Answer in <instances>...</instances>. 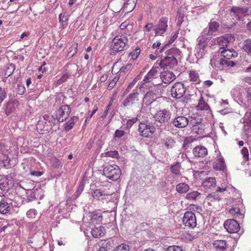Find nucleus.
Listing matches in <instances>:
<instances>
[{"label":"nucleus","mask_w":251,"mask_h":251,"mask_svg":"<svg viewBox=\"0 0 251 251\" xmlns=\"http://www.w3.org/2000/svg\"><path fill=\"white\" fill-rule=\"evenodd\" d=\"M243 49L245 51L251 54V39L245 41Z\"/></svg>","instance_id":"44"},{"label":"nucleus","mask_w":251,"mask_h":251,"mask_svg":"<svg viewBox=\"0 0 251 251\" xmlns=\"http://www.w3.org/2000/svg\"><path fill=\"white\" fill-rule=\"evenodd\" d=\"M198 44L196 48L198 53L197 57L201 58L204 54L205 49L207 46L208 39L204 36L199 37L197 39Z\"/></svg>","instance_id":"9"},{"label":"nucleus","mask_w":251,"mask_h":251,"mask_svg":"<svg viewBox=\"0 0 251 251\" xmlns=\"http://www.w3.org/2000/svg\"><path fill=\"white\" fill-rule=\"evenodd\" d=\"M156 99L155 93L152 91H149L145 94L144 100L147 102L152 103Z\"/></svg>","instance_id":"33"},{"label":"nucleus","mask_w":251,"mask_h":251,"mask_svg":"<svg viewBox=\"0 0 251 251\" xmlns=\"http://www.w3.org/2000/svg\"><path fill=\"white\" fill-rule=\"evenodd\" d=\"M103 173L109 179L116 181L121 176V171L120 168L115 164L107 165L104 167Z\"/></svg>","instance_id":"4"},{"label":"nucleus","mask_w":251,"mask_h":251,"mask_svg":"<svg viewBox=\"0 0 251 251\" xmlns=\"http://www.w3.org/2000/svg\"><path fill=\"white\" fill-rule=\"evenodd\" d=\"M209 106L204 101L203 97H201L198 104L197 106V109L198 110H207L209 109Z\"/></svg>","instance_id":"35"},{"label":"nucleus","mask_w":251,"mask_h":251,"mask_svg":"<svg viewBox=\"0 0 251 251\" xmlns=\"http://www.w3.org/2000/svg\"><path fill=\"white\" fill-rule=\"evenodd\" d=\"M139 93L136 91L130 93L123 101L125 107H127L139 101Z\"/></svg>","instance_id":"14"},{"label":"nucleus","mask_w":251,"mask_h":251,"mask_svg":"<svg viewBox=\"0 0 251 251\" xmlns=\"http://www.w3.org/2000/svg\"><path fill=\"white\" fill-rule=\"evenodd\" d=\"M166 251H182L181 247L177 246H171L169 247Z\"/></svg>","instance_id":"59"},{"label":"nucleus","mask_w":251,"mask_h":251,"mask_svg":"<svg viewBox=\"0 0 251 251\" xmlns=\"http://www.w3.org/2000/svg\"><path fill=\"white\" fill-rule=\"evenodd\" d=\"M234 36L229 34L214 39L213 43L214 44H217L219 46L220 50H224L227 47L228 44L234 42Z\"/></svg>","instance_id":"6"},{"label":"nucleus","mask_w":251,"mask_h":251,"mask_svg":"<svg viewBox=\"0 0 251 251\" xmlns=\"http://www.w3.org/2000/svg\"><path fill=\"white\" fill-rule=\"evenodd\" d=\"M189 119L184 116H178L172 121L173 125L177 128H181L186 127L189 124Z\"/></svg>","instance_id":"17"},{"label":"nucleus","mask_w":251,"mask_h":251,"mask_svg":"<svg viewBox=\"0 0 251 251\" xmlns=\"http://www.w3.org/2000/svg\"><path fill=\"white\" fill-rule=\"evenodd\" d=\"M207 149L201 146H197L193 150L194 155L197 157H203L207 154Z\"/></svg>","instance_id":"24"},{"label":"nucleus","mask_w":251,"mask_h":251,"mask_svg":"<svg viewBox=\"0 0 251 251\" xmlns=\"http://www.w3.org/2000/svg\"><path fill=\"white\" fill-rule=\"evenodd\" d=\"M55 119L53 116L44 114L38 122L37 128L41 130L48 131L52 129L55 124Z\"/></svg>","instance_id":"3"},{"label":"nucleus","mask_w":251,"mask_h":251,"mask_svg":"<svg viewBox=\"0 0 251 251\" xmlns=\"http://www.w3.org/2000/svg\"><path fill=\"white\" fill-rule=\"evenodd\" d=\"M77 118L74 116L66 123L64 128L66 131H68L73 127L75 125V120Z\"/></svg>","instance_id":"40"},{"label":"nucleus","mask_w":251,"mask_h":251,"mask_svg":"<svg viewBox=\"0 0 251 251\" xmlns=\"http://www.w3.org/2000/svg\"><path fill=\"white\" fill-rule=\"evenodd\" d=\"M19 101L17 100H11L8 101L4 108V112L7 116L14 113L19 105Z\"/></svg>","instance_id":"20"},{"label":"nucleus","mask_w":251,"mask_h":251,"mask_svg":"<svg viewBox=\"0 0 251 251\" xmlns=\"http://www.w3.org/2000/svg\"><path fill=\"white\" fill-rule=\"evenodd\" d=\"M84 189V185L83 184H80L79 186L78 187L77 190L75 191V192L74 194V197L75 199L77 198L81 194Z\"/></svg>","instance_id":"54"},{"label":"nucleus","mask_w":251,"mask_h":251,"mask_svg":"<svg viewBox=\"0 0 251 251\" xmlns=\"http://www.w3.org/2000/svg\"><path fill=\"white\" fill-rule=\"evenodd\" d=\"M37 214V212L34 209H30L26 213L27 217L30 219L35 218Z\"/></svg>","instance_id":"50"},{"label":"nucleus","mask_w":251,"mask_h":251,"mask_svg":"<svg viewBox=\"0 0 251 251\" xmlns=\"http://www.w3.org/2000/svg\"><path fill=\"white\" fill-rule=\"evenodd\" d=\"M241 154L243 155V158L246 161L249 160V154L248 149L246 147H244L241 150Z\"/></svg>","instance_id":"49"},{"label":"nucleus","mask_w":251,"mask_h":251,"mask_svg":"<svg viewBox=\"0 0 251 251\" xmlns=\"http://www.w3.org/2000/svg\"><path fill=\"white\" fill-rule=\"evenodd\" d=\"M189 186L185 183H179L176 186V190L179 193H185L188 191Z\"/></svg>","instance_id":"34"},{"label":"nucleus","mask_w":251,"mask_h":251,"mask_svg":"<svg viewBox=\"0 0 251 251\" xmlns=\"http://www.w3.org/2000/svg\"><path fill=\"white\" fill-rule=\"evenodd\" d=\"M129 247L127 244H121V245L117 246L112 251H129Z\"/></svg>","instance_id":"42"},{"label":"nucleus","mask_w":251,"mask_h":251,"mask_svg":"<svg viewBox=\"0 0 251 251\" xmlns=\"http://www.w3.org/2000/svg\"><path fill=\"white\" fill-rule=\"evenodd\" d=\"M91 221L94 224H99L102 220V216L100 210H95L91 213L89 216Z\"/></svg>","instance_id":"26"},{"label":"nucleus","mask_w":251,"mask_h":251,"mask_svg":"<svg viewBox=\"0 0 251 251\" xmlns=\"http://www.w3.org/2000/svg\"><path fill=\"white\" fill-rule=\"evenodd\" d=\"M25 91V86L22 84H18L17 88V93L19 95H23Z\"/></svg>","instance_id":"52"},{"label":"nucleus","mask_w":251,"mask_h":251,"mask_svg":"<svg viewBox=\"0 0 251 251\" xmlns=\"http://www.w3.org/2000/svg\"><path fill=\"white\" fill-rule=\"evenodd\" d=\"M207 198L208 200L210 201H212L213 200H216V201H219L220 199V196L218 194L217 192H213L211 194H209Z\"/></svg>","instance_id":"45"},{"label":"nucleus","mask_w":251,"mask_h":251,"mask_svg":"<svg viewBox=\"0 0 251 251\" xmlns=\"http://www.w3.org/2000/svg\"><path fill=\"white\" fill-rule=\"evenodd\" d=\"M77 44H74L69 49V53L71 56H73L77 52Z\"/></svg>","instance_id":"51"},{"label":"nucleus","mask_w":251,"mask_h":251,"mask_svg":"<svg viewBox=\"0 0 251 251\" xmlns=\"http://www.w3.org/2000/svg\"><path fill=\"white\" fill-rule=\"evenodd\" d=\"M91 233L93 237L95 238H100L104 235L105 229L104 227L102 226L94 227L91 229Z\"/></svg>","instance_id":"25"},{"label":"nucleus","mask_w":251,"mask_h":251,"mask_svg":"<svg viewBox=\"0 0 251 251\" xmlns=\"http://www.w3.org/2000/svg\"><path fill=\"white\" fill-rule=\"evenodd\" d=\"M213 246L219 251H224L226 249L227 243L225 240H217L214 242Z\"/></svg>","instance_id":"30"},{"label":"nucleus","mask_w":251,"mask_h":251,"mask_svg":"<svg viewBox=\"0 0 251 251\" xmlns=\"http://www.w3.org/2000/svg\"><path fill=\"white\" fill-rule=\"evenodd\" d=\"M172 113L170 110L164 109L157 111L154 116V118L155 121L163 124L169 122Z\"/></svg>","instance_id":"7"},{"label":"nucleus","mask_w":251,"mask_h":251,"mask_svg":"<svg viewBox=\"0 0 251 251\" xmlns=\"http://www.w3.org/2000/svg\"><path fill=\"white\" fill-rule=\"evenodd\" d=\"M161 43L159 41H157L153 44L151 47V50H154L155 49H159V48H161Z\"/></svg>","instance_id":"64"},{"label":"nucleus","mask_w":251,"mask_h":251,"mask_svg":"<svg viewBox=\"0 0 251 251\" xmlns=\"http://www.w3.org/2000/svg\"><path fill=\"white\" fill-rule=\"evenodd\" d=\"M199 195H200V193L198 191H193L188 193L185 198L189 201H193L195 200Z\"/></svg>","instance_id":"41"},{"label":"nucleus","mask_w":251,"mask_h":251,"mask_svg":"<svg viewBox=\"0 0 251 251\" xmlns=\"http://www.w3.org/2000/svg\"><path fill=\"white\" fill-rule=\"evenodd\" d=\"M180 164L178 162H176L171 166L170 171L173 174L178 175L180 174Z\"/></svg>","instance_id":"39"},{"label":"nucleus","mask_w":251,"mask_h":251,"mask_svg":"<svg viewBox=\"0 0 251 251\" xmlns=\"http://www.w3.org/2000/svg\"><path fill=\"white\" fill-rule=\"evenodd\" d=\"M165 48V46H164L163 47H161L159 48V49H155L152 50V53L155 54V55H157L159 57L162 56V53L164 51Z\"/></svg>","instance_id":"53"},{"label":"nucleus","mask_w":251,"mask_h":251,"mask_svg":"<svg viewBox=\"0 0 251 251\" xmlns=\"http://www.w3.org/2000/svg\"><path fill=\"white\" fill-rule=\"evenodd\" d=\"M14 69V66L13 65L11 64L5 71V75H7L8 76L10 75L13 73Z\"/></svg>","instance_id":"58"},{"label":"nucleus","mask_w":251,"mask_h":251,"mask_svg":"<svg viewBox=\"0 0 251 251\" xmlns=\"http://www.w3.org/2000/svg\"><path fill=\"white\" fill-rule=\"evenodd\" d=\"M219 24L216 21H211L208 24V28H205L203 31L204 35H212L218 30Z\"/></svg>","instance_id":"22"},{"label":"nucleus","mask_w":251,"mask_h":251,"mask_svg":"<svg viewBox=\"0 0 251 251\" xmlns=\"http://www.w3.org/2000/svg\"><path fill=\"white\" fill-rule=\"evenodd\" d=\"M138 120L137 117H133L130 119L124 118L122 119V123L126 129H129Z\"/></svg>","instance_id":"29"},{"label":"nucleus","mask_w":251,"mask_h":251,"mask_svg":"<svg viewBox=\"0 0 251 251\" xmlns=\"http://www.w3.org/2000/svg\"><path fill=\"white\" fill-rule=\"evenodd\" d=\"M11 209V200L3 198L0 201V213L6 214L9 213Z\"/></svg>","instance_id":"19"},{"label":"nucleus","mask_w":251,"mask_h":251,"mask_svg":"<svg viewBox=\"0 0 251 251\" xmlns=\"http://www.w3.org/2000/svg\"><path fill=\"white\" fill-rule=\"evenodd\" d=\"M159 76L162 82L166 84L170 83L176 78L173 72L168 71L163 72Z\"/></svg>","instance_id":"21"},{"label":"nucleus","mask_w":251,"mask_h":251,"mask_svg":"<svg viewBox=\"0 0 251 251\" xmlns=\"http://www.w3.org/2000/svg\"><path fill=\"white\" fill-rule=\"evenodd\" d=\"M111 193L106 190L96 189L92 193L94 199L101 201L103 202H107L111 200Z\"/></svg>","instance_id":"10"},{"label":"nucleus","mask_w":251,"mask_h":251,"mask_svg":"<svg viewBox=\"0 0 251 251\" xmlns=\"http://www.w3.org/2000/svg\"><path fill=\"white\" fill-rule=\"evenodd\" d=\"M159 70V69L158 66H153L144 77L143 80L144 84L151 82L153 81L154 79L158 78L159 76L158 73Z\"/></svg>","instance_id":"18"},{"label":"nucleus","mask_w":251,"mask_h":251,"mask_svg":"<svg viewBox=\"0 0 251 251\" xmlns=\"http://www.w3.org/2000/svg\"><path fill=\"white\" fill-rule=\"evenodd\" d=\"M186 90V87L182 83L176 82L172 87L171 90L172 96L176 99H180L183 96Z\"/></svg>","instance_id":"8"},{"label":"nucleus","mask_w":251,"mask_h":251,"mask_svg":"<svg viewBox=\"0 0 251 251\" xmlns=\"http://www.w3.org/2000/svg\"><path fill=\"white\" fill-rule=\"evenodd\" d=\"M178 34V31H175L173 32L171 35V39L169 41V44H172L175 41V40L177 38Z\"/></svg>","instance_id":"61"},{"label":"nucleus","mask_w":251,"mask_h":251,"mask_svg":"<svg viewBox=\"0 0 251 251\" xmlns=\"http://www.w3.org/2000/svg\"><path fill=\"white\" fill-rule=\"evenodd\" d=\"M119 78H117V77H115L111 81V82L109 83V85H108V88H110V89H112L113 88V87L115 86V85L116 84V82L118 81Z\"/></svg>","instance_id":"63"},{"label":"nucleus","mask_w":251,"mask_h":251,"mask_svg":"<svg viewBox=\"0 0 251 251\" xmlns=\"http://www.w3.org/2000/svg\"><path fill=\"white\" fill-rule=\"evenodd\" d=\"M190 80L195 84H199L200 82V75L196 71H191L189 72Z\"/></svg>","instance_id":"32"},{"label":"nucleus","mask_w":251,"mask_h":251,"mask_svg":"<svg viewBox=\"0 0 251 251\" xmlns=\"http://www.w3.org/2000/svg\"><path fill=\"white\" fill-rule=\"evenodd\" d=\"M203 128L204 126L203 124H199V125H198V127H197V128L195 130H193L199 134H202L203 131Z\"/></svg>","instance_id":"56"},{"label":"nucleus","mask_w":251,"mask_h":251,"mask_svg":"<svg viewBox=\"0 0 251 251\" xmlns=\"http://www.w3.org/2000/svg\"><path fill=\"white\" fill-rule=\"evenodd\" d=\"M161 141L163 147L167 150L172 149L176 143L173 137L170 136H166L162 138Z\"/></svg>","instance_id":"23"},{"label":"nucleus","mask_w":251,"mask_h":251,"mask_svg":"<svg viewBox=\"0 0 251 251\" xmlns=\"http://www.w3.org/2000/svg\"><path fill=\"white\" fill-rule=\"evenodd\" d=\"M140 135L144 137H151L155 132V128L147 121L141 122L138 126Z\"/></svg>","instance_id":"5"},{"label":"nucleus","mask_w":251,"mask_h":251,"mask_svg":"<svg viewBox=\"0 0 251 251\" xmlns=\"http://www.w3.org/2000/svg\"><path fill=\"white\" fill-rule=\"evenodd\" d=\"M69 77V75L67 74H64L58 80L57 83L58 85H60L64 82L66 81Z\"/></svg>","instance_id":"57"},{"label":"nucleus","mask_w":251,"mask_h":251,"mask_svg":"<svg viewBox=\"0 0 251 251\" xmlns=\"http://www.w3.org/2000/svg\"><path fill=\"white\" fill-rule=\"evenodd\" d=\"M224 59L229 60L232 57H235L237 56V53L234 50H226L224 49L221 51Z\"/></svg>","instance_id":"27"},{"label":"nucleus","mask_w":251,"mask_h":251,"mask_svg":"<svg viewBox=\"0 0 251 251\" xmlns=\"http://www.w3.org/2000/svg\"><path fill=\"white\" fill-rule=\"evenodd\" d=\"M229 213L233 216L238 217L239 219H242L244 215L240 212V210L238 207H234L230 209Z\"/></svg>","instance_id":"38"},{"label":"nucleus","mask_w":251,"mask_h":251,"mask_svg":"<svg viewBox=\"0 0 251 251\" xmlns=\"http://www.w3.org/2000/svg\"><path fill=\"white\" fill-rule=\"evenodd\" d=\"M125 132L123 130L117 129L114 134L115 137L120 138L125 135Z\"/></svg>","instance_id":"62"},{"label":"nucleus","mask_w":251,"mask_h":251,"mask_svg":"<svg viewBox=\"0 0 251 251\" xmlns=\"http://www.w3.org/2000/svg\"><path fill=\"white\" fill-rule=\"evenodd\" d=\"M183 14L180 12V11H178L177 13V25H180L182 24L183 22Z\"/></svg>","instance_id":"60"},{"label":"nucleus","mask_w":251,"mask_h":251,"mask_svg":"<svg viewBox=\"0 0 251 251\" xmlns=\"http://www.w3.org/2000/svg\"><path fill=\"white\" fill-rule=\"evenodd\" d=\"M213 168L216 170H224L225 168V163L223 158L217 159L213 164Z\"/></svg>","instance_id":"31"},{"label":"nucleus","mask_w":251,"mask_h":251,"mask_svg":"<svg viewBox=\"0 0 251 251\" xmlns=\"http://www.w3.org/2000/svg\"><path fill=\"white\" fill-rule=\"evenodd\" d=\"M132 65L131 64H127L125 66H123L120 69L121 73H126L131 69Z\"/></svg>","instance_id":"55"},{"label":"nucleus","mask_w":251,"mask_h":251,"mask_svg":"<svg viewBox=\"0 0 251 251\" xmlns=\"http://www.w3.org/2000/svg\"><path fill=\"white\" fill-rule=\"evenodd\" d=\"M231 12L233 13L232 16L236 17V19L240 20L244 16L245 11L242 8L233 7Z\"/></svg>","instance_id":"28"},{"label":"nucleus","mask_w":251,"mask_h":251,"mask_svg":"<svg viewBox=\"0 0 251 251\" xmlns=\"http://www.w3.org/2000/svg\"><path fill=\"white\" fill-rule=\"evenodd\" d=\"M219 63L222 65H226L227 66L233 67L235 65L236 63L229 60H226L225 59H221Z\"/></svg>","instance_id":"43"},{"label":"nucleus","mask_w":251,"mask_h":251,"mask_svg":"<svg viewBox=\"0 0 251 251\" xmlns=\"http://www.w3.org/2000/svg\"><path fill=\"white\" fill-rule=\"evenodd\" d=\"M224 227L229 233H236L239 231V225L236 220H227L224 223Z\"/></svg>","instance_id":"16"},{"label":"nucleus","mask_w":251,"mask_h":251,"mask_svg":"<svg viewBox=\"0 0 251 251\" xmlns=\"http://www.w3.org/2000/svg\"><path fill=\"white\" fill-rule=\"evenodd\" d=\"M201 119H198L197 120H191L189 121V124L190 126H192L193 130H195L198 127V125L199 124H201Z\"/></svg>","instance_id":"46"},{"label":"nucleus","mask_w":251,"mask_h":251,"mask_svg":"<svg viewBox=\"0 0 251 251\" xmlns=\"http://www.w3.org/2000/svg\"><path fill=\"white\" fill-rule=\"evenodd\" d=\"M182 221L184 225L189 227L194 228L197 225L196 217L191 211H187L184 213Z\"/></svg>","instance_id":"12"},{"label":"nucleus","mask_w":251,"mask_h":251,"mask_svg":"<svg viewBox=\"0 0 251 251\" xmlns=\"http://www.w3.org/2000/svg\"><path fill=\"white\" fill-rule=\"evenodd\" d=\"M140 49L139 48H136L131 52L130 53L129 56H131L133 60H135L140 53Z\"/></svg>","instance_id":"47"},{"label":"nucleus","mask_w":251,"mask_h":251,"mask_svg":"<svg viewBox=\"0 0 251 251\" xmlns=\"http://www.w3.org/2000/svg\"><path fill=\"white\" fill-rule=\"evenodd\" d=\"M181 51L177 48H172L165 51V56L156 65L164 69H170L175 67L177 64V59L181 56Z\"/></svg>","instance_id":"1"},{"label":"nucleus","mask_w":251,"mask_h":251,"mask_svg":"<svg viewBox=\"0 0 251 251\" xmlns=\"http://www.w3.org/2000/svg\"><path fill=\"white\" fill-rule=\"evenodd\" d=\"M216 179L213 177L206 178L203 182V186L207 188H211L216 185Z\"/></svg>","instance_id":"37"},{"label":"nucleus","mask_w":251,"mask_h":251,"mask_svg":"<svg viewBox=\"0 0 251 251\" xmlns=\"http://www.w3.org/2000/svg\"><path fill=\"white\" fill-rule=\"evenodd\" d=\"M168 28V19L166 17H162L154 27L155 35H163L166 31Z\"/></svg>","instance_id":"13"},{"label":"nucleus","mask_w":251,"mask_h":251,"mask_svg":"<svg viewBox=\"0 0 251 251\" xmlns=\"http://www.w3.org/2000/svg\"><path fill=\"white\" fill-rule=\"evenodd\" d=\"M69 18V15L67 13H60L59 15V20L60 22L62 23V25L63 28L66 27L68 25V21Z\"/></svg>","instance_id":"36"},{"label":"nucleus","mask_w":251,"mask_h":251,"mask_svg":"<svg viewBox=\"0 0 251 251\" xmlns=\"http://www.w3.org/2000/svg\"><path fill=\"white\" fill-rule=\"evenodd\" d=\"M128 39L125 36H117L112 40L111 46V53L116 54L126 49Z\"/></svg>","instance_id":"2"},{"label":"nucleus","mask_w":251,"mask_h":251,"mask_svg":"<svg viewBox=\"0 0 251 251\" xmlns=\"http://www.w3.org/2000/svg\"><path fill=\"white\" fill-rule=\"evenodd\" d=\"M71 113V107L69 105L61 106L57 111L56 119L59 122H63L66 120Z\"/></svg>","instance_id":"11"},{"label":"nucleus","mask_w":251,"mask_h":251,"mask_svg":"<svg viewBox=\"0 0 251 251\" xmlns=\"http://www.w3.org/2000/svg\"><path fill=\"white\" fill-rule=\"evenodd\" d=\"M105 156L111 157L114 158H117L119 157V153L117 151H107L105 153Z\"/></svg>","instance_id":"48"},{"label":"nucleus","mask_w":251,"mask_h":251,"mask_svg":"<svg viewBox=\"0 0 251 251\" xmlns=\"http://www.w3.org/2000/svg\"><path fill=\"white\" fill-rule=\"evenodd\" d=\"M131 0H128L126 4L125 0H112L109 4L112 10L115 12H119L122 8H126L127 5L130 3Z\"/></svg>","instance_id":"15"}]
</instances>
